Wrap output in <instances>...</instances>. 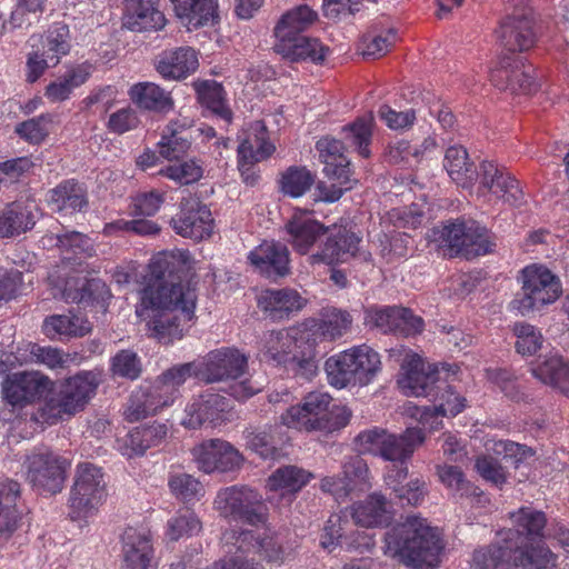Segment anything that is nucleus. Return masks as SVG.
I'll return each mask as SVG.
<instances>
[{
    "label": "nucleus",
    "mask_w": 569,
    "mask_h": 569,
    "mask_svg": "<svg viewBox=\"0 0 569 569\" xmlns=\"http://www.w3.org/2000/svg\"><path fill=\"white\" fill-rule=\"evenodd\" d=\"M190 262L188 251L176 250L158 254L150 263L151 273L158 281L142 291L136 313L147 322L151 336L162 343L181 339L188 322L194 317V288L166 280V277L188 271Z\"/></svg>",
    "instance_id": "f257e3e1"
},
{
    "label": "nucleus",
    "mask_w": 569,
    "mask_h": 569,
    "mask_svg": "<svg viewBox=\"0 0 569 569\" xmlns=\"http://www.w3.org/2000/svg\"><path fill=\"white\" fill-rule=\"evenodd\" d=\"M443 548L437 529L419 516H408L385 537V553L416 569H437Z\"/></svg>",
    "instance_id": "f03ea898"
},
{
    "label": "nucleus",
    "mask_w": 569,
    "mask_h": 569,
    "mask_svg": "<svg viewBox=\"0 0 569 569\" xmlns=\"http://www.w3.org/2000/svg\"><path fill=\"white\" fill-rule=\"evenodd\" d=\"M428 238L437 248L449 256H463L467 259L483 256L493 250L496 243L490 232L473 220H449L431 229Z\"/></svg>",
    "instance_id": "7ed1b4c3"
},
{
    "label": "nucleus",
    "mask_w": 569,
    "mask_h": 569,
    "mask_svg": "<svg viewBox=\"0 0 569 569\" xmlns=\"http://www.w3.org/2000/svg\"><path fill=\"white\" fill-rule=\"evenodd\" d=\"M325 370L328 382L338 389L349 385L366 386L381 370V360L371 347L361 345L330 357Z\"/></svg>",
    "instance_id": "20e7f679"
},
{
    "label": "nucleus",
    "mask_w": 569,
    "mask_h": 569,
    "mask_svg": "<svg viewBox=\"0 0 569 569\" xmlns=\"http://www.w3.org/2000/svg\"><path fill=\"white\" fill-rule=\"evenodd\" d=\"M521 283V293L510 302V307L522 316L553 303L562 293L560 279L541 264L523 268Z\"/></svg>",
    "instance_id": "39448f33"
},
{
    "label": "nucleus",
    "mask_w": 569,
    "mask_h": 569,
    "mask_svg": "<svg viewBox=\"0 0 569 569\" xmlns=\"http://www.w3.org/2000/svg\"><path fill=\"white\" fill-rule=\"evenodd\" d=\"M213 509L224 519L252 527L264 526L268 519V509L262 496L247 486L220 489L213 500Z\"/></svg>",
    "instance_id": "423d86ee"
},
{
    "label": "nucleus",
    "mask_w": 569,
    "mask_h": 569,
    "mask_svg": "<svg viewBox=\"0 0 569 569\" xmlns=\"http://www.w3.org/2000/svg\"><path fill=\"white\" fill-rule=\"evenodd\" d=\"M98 381L92 372H81L67 379L46 401L42 416L50 422L81 411L94 395Z\"/></svg>",
    "instance_id": "0eeeda50"
},
{
    "label": "nucleus",
    "mask_w": 569,
    "mask_h": 569,
    "mask_svg": "<svg viewBox=\"0 0 569 569\" xmlns=\"http://www.w3.org/2000/svg\"><path fill=\"white\" fill-rule=\"evenodd\" d=\"M106 497V481L101 469L91 463L79 465L69 498L71 517L86 519L93 516Z\"/></svg>",
    "instance_id": "6e6552de"
},
{
    "label": "nucleus",
    "mask_w": 569,
    "mask_h": 569,
    "mask_svg": "<svg viewBox=\"0 0 569 569\" xmlns=\"http://www.w3.org/2000/svg\"><path fill=\"white\" fill-rule=\"evenodd\" d=\"M389 356L400 365L398 386L407 397H426L438 380V368L425 363L420 356L405 346H397L389 350Z\"/></svg>",
    "instance_id": "1a4fd4ad"
},
{
    "label": "nucleus",
    "mask_w": 569,
    "mask_h": 569,
    "mask_svg": "<svg viewBox=\"0 0 569 569\" xmlns=\"http://www.w3.org/2000/svg\"><path fill=\"white\" fill-rule=\"evenodd\" d=\"M70 463L49 448L34 449L24 461L27 480L41 493L61 491Z\"/></svg>",
    "instance_id": "9d476101"
},
{
    "label": "nucleus",
    "mask_w": 569,
    "mask_h": 569,
    "mask_svg": "<svg viewBox=\"0 0 569 569\" xmlns=\"http://www.w3.org/2000/svg\"><path fill=\"white\" fill-rule=\"evenodd\" d=\"M230 419V402L218 393L204 392L193 397L184 408L181 425L188 429L217 427Z\"/></svg>",
    "instance_id": "9b49d317"
},
{
    "label": "nucleus",
    "mask_w": 569,
    "mask_h": 569,
    "mask_svg": "<svg viewBox=\"0 0 569 569\" xmlns=\"http://www.w3.org/2000/svg\"><path fill=\"white\" fill-rule=\"evenodd\" d=\"M192 456L198 468L206 473L232 472L242 466L241 453L229 442L221 439H210L192 449Z\"/></svg>",
    "instance_id": "f8f14e48"
},
{
    "label": "nucleus",
    "mask_w": 569,
    "mask_h": 569,
    "mask_svg": "<svg viewBox=\"0 0 569 569\" xmlns=\"http://www.w3.org/2000/svg\"><path fill=\"white\" fill-rule=\"evenodd\" d=\"M173 230L194 240H203L213 231V218L210 209L196 197L181 201L180 212L171 219Z\"/></svg>",
    "instance_id": "ddd939ff"
},
{
    "label": "nucleus",
    "mask_w": 569,
    "mask_h": 569,
    "mask_svg": "<svg viewBox=\"0 0 569 569\" xmlns=\"http://www.w3.org/2000/svg\"><path fill=\"white\" fill-rule=\"evenodd\" d=\"M532 71L531 67H526L519 57L506 56L490 71V81L500 90L530 94L538 87Z\"/></svg>",
    "instance_id": "4468645a"
},
{
    "label": "nucleus",
    "mask_w": 569,
    "mask_h": 569,
    "mask_svg": "<svg viewBox=\"0 0 569 569\" xmlns=\"http://www.w3.org/2000/svg\"><path fill=\"white\" fill-rule=\"evenodd\" d=\"M479 193H490L512 207L523 203L525 196L518 180L497 164L483 161L480 166Z\"/></svg>",
    "instance_id": "2eb2a0df"
},
{
    "label": "nucleus",
    "mask_w": 569,
    "mask_h": 569,
    "mask_svg": "<svg viewBox=\"0 0 569 569\" xmlns=\"http://www.w3.org/2000/svg\"><path fill=\"white\" fill-rule=\"evenodd\" d=\"M276 147L266 138V127L257 121L250 127L249 136L238 147L239 170L247 184H254L258 176L253 163L269 158Z\"/></svg>",
    "instance_id": "dca6fc26"
},
{
    "label": "nucleus",
    "mask_w": 569,
    "mask_h": 569,
    "mask_svg": "<svg viewBox=\"0 0 569 569\" xmlns=\"http://www.w3.org/2000/svg\"><path fill=\"white\" fill-rule=\"evenodd\" d=\"M226 543L232 542L242 551H252L268 562L282 563L291 552V549L283 547L278 537L269 531L263 536L256 535L252 530H242L238 535L234 531H227L222 536Z\"/></svg>",
    "instance_id": "f3484780"
},
{
    "label": "nucleus",
    "mask_w": 569,
    "mask_h": 569,
    "mask_svg": "<svg viewBox=\"0 0 569 569\" xmlns=\"http://www.w3.org/2000/svg\"><path fill=\"white\" fill-rule=\"evenodd\" d=\"M510 520L513 528L501 530L498 536L503 543H513L515 550L541 537L547 523L545 513L531 507H521L510 512Z\"/></svg>",
    "instance_id": "a211bd4d"
},
{
    "label": "nucleus",
    "mask_w": 569,
    "mask_h": 569,
    "mask_svg": "<svg viewBox=\"0 0 569 569\" xmlns=\"http://www.w3.org/2000/svg\"><path fill=\"white\" fill-rule=\"evenodd\" d=\"M329 236L319 250L308 257L310 264H333L346 261L358 251L361 238L347 228H329Z\"/></svg>",
    "instance_id": "6ab92c4d"
},
{
    "label": "nucleus",
    "mask_w": 569,
    "mask_h": 569,
    "mask_svg": "<svg viewBox=\"0 0 569 569\" xmlns=\"http://www.w3.org/2000/svg\"><path fill=\"white\" fill-rule=\"evenodd\" d=\"M247 357L237 349H218L209 352L201 366V379L216 382L227 379H238L247 368Z\"/></svg>",
    "instance_id": "aec40b11"
},
{
    "label": "nucleus",
    "mask_w": 569,
    "mask_h": 569,
    "mask_svg": "<svg viewBox=\"0 0 569 569\" xmlns=\"http://www.w3.org/2000/svg\"><path fill=\"white\" fill-rule=\"evenodd\" d=\"M51 387V380L39 371L16 372L7 377L2 392L12 406H23L41 397Z\"/></svg>",
    "instance_id": "412c9836"
},
{
    "label": "nucleus",
    "mask_w": 569,
    "mask_h": 569,
    "mask_svg": "<svg viewBox=\"0 0 569 569\" xmlns=\"http://www.w3.org/2000/svg\"><path fill=\"white\" fill-rule=\"evenodd\" d=\"M497 34L501 46L509 51L530 49L536 41L531 12L516 9L502 20Z\"/></svg>",
    "instance_id": "4be33fe9"
},
{
    "label": "nucleus",
    "mask_w": 569,
    "mask_h": 569,
    "mask_svg": "<svg viewBox=\"0 0 569 569\" xmlns=\"http://www.w3.org/2000/svg\"><path fill=\"white\" fill-rule=\"evenodd\" d=\"M192 128L193 120L187 116L171 120L157 143L159 154L169 161L187 154L192 143Z\"/></svg>",
    "instance_id": "5701e85b"
},
{
    "label": "nucleus",
    "mask_w": 569,
    "mask_h": 569,
    "mask_svg": "<svg viewBox=\"0 0 569 569\" xmlns=\"http://www.w3.org/2000/svg\"><path fill=\"white\" fill-rule=\"evenodd\" d=\"M287 240L293 250L300 254H308L311 248L328 233L329 228L310 218L303 211H296L284 226Z\"/></svg>",
    "instance_id": "b1692460"
},
{
    "label": "nucleus",
    "mask_w": 569,
    "mask_h": 569,
    "mask_svg": "<svg viewBox=\"0 0 569 569\" xmlns=\"http://www.w3.org/2000/svg\"><path fill=\"white\" fill-rule=\"evenodd\" d=\"M408 473L407 466L393 465L385 472V485L401 505L419 506L428 492L427 482L422 478H415L405 483Z\"/></svg>",
    "instance_id": "393cba45"
},
{
    "label": "nucleus",
    "mask_w": 569,
    "mask_h": 569,
    "mask_svg": "<svg viewBox=\"0 0 569 569\" xmlns=\"http://www.w3.org/2000/svg\"><path fill=\"white\" fill-rule=\"evenodd\" d=\"M122 558L124 569H149L153 558L150 531L127 528L122 535Z\"/></svg>",
    "instance_id": "a878e982"
},
{
    "label": "nucleus",
    "mask_w": 569,
    "mask_h": 569,
    "mask_svg": "<svg viewBox=\"0 0 569 569\" xmlns=\"http://www.w3.org/2000/svg\"><path fill=\"white\" fill-rule=\"evenodd\" d=\"M274 51L290 62H311L318 64L326 60L329 48L316 38L298 36L276 41Z\"/></svg>",
    "instance_id": "bb28decb"
},
{
    "label": "nucleus",
    "mask_w": 569,
    "mask_h": 569,
    "mask_svg": "<svg viewBox=\"0 0 569 569\" xmlns=\"http://www.w3.org/2000/svg\"><path fill=\"white\" fill-rule=\"evenodd\" d=\"M248 259L261 273L270 278L282 277L289 272V251L280 242L263 241L250 251Z\"/></svg>",
    "instance_id": "cd10ccee"
},
{
    "label": "nucleus",
    "mask_w": 569,
    "mask_h": 569,
    "mask_svg": "<svg viewBox=\"0 0 569 569\" xmlns=\"http://www.w3.org/2000/svg\"><path fill=\"white\" fill-rule=\"evenodd\" d=\"M307 303L301 295L290 288L267 289L258 296L259 308L272 319L289 318Z\"/></svg>",
    "instance_id": "c85d7f7f"
},
{
    "label": "nucleus",
    "mask_w": 569,
    "mask_h": 569,
    "mask_svg": "<svg viewBox=\"0 0 569 569\" xmlns=\"http://www.w3.org/2000/svg\"><path fill=\"white\" fill-rule=\"evenodd\" d=\"M351 518L355 523L365 528L387 526L392 517L391 505L380 492H373L366 499L351 506Z\"/></svg>",
    "instance_id": "c756f323"
},
{
    "label": "nucleus",
    "mask_w": 569,
    "mask_h": 569,
    "mask_svg": "<svg viewBox=\"0 0 569 569\" xmlns=\"http://www.w3.org/2000/svg\"><path fill=\"white\" fill-rule=\"evenodd\" d=\"M37 220V206L31 201H16L0 213V237H18L31 230Z\"/></svg>",
    "instance_id": "7c9ffc66"
},
{
    "label": "nucleus",
    "mask_w": 569,
    "mask_h": 569,
    "mask_svg": "<svg viewBox=\"0 0 569 569\" xmlns=\"http://www.w3.org/2000/svg\"><path fill=\"white\" fill-rule=\"evenodd\" d=\"M199 66L197 52L189 47L162 52L157 61V71L164 79L181 80L193 73Z\"/></svg>",
    "instance_id": "2f4dec72"
},
{
    "label": "nucleus",
    "mask_w": 569,
    "mask_h": 569,
    "mask_svg": "<svg viewBox=\"0 0 569 569\" xmlns=\"http://www.w3.org/2000/svg\"><path fill=\"white\" fill-rule=\"evenodd\" d=\"M123 27L134 32L158 29L164 24V16L156 8V0H127Z\"/></svg>",
    "instance_id": "473e14b6"
},
{
    "label": "nucleus",
    "mask_w": 569,
    "mask_h": 569,
    "mask_svg": "<svg viewBox=\"0 0 569 569\" xmlns=\"http://www.w3.org/2000/svg\"><path fill=\"white\" fill-rule=\"evenodd\" d=\"M352 317L348 311L337 308L323 309L318 319H313L309 325V331L313 336V341H332L345 333L351 327Z\"/></svg>",
    "instance_id": "72a5a7b5"
},
{
    "label": "nucleus",
    "mask_w": 569,
    "mask_h": 569,
    "mask_svg": "<svg viewBox=\"0 0 569 569\" xmlns=\"http://www.w3.org/2000/svg\"><path fill=\"white\" fill-rule=\"evenodd\" d=\"M443 168L450 179L462 188H471L480 172L462 146H451L446 150Z\"/></svg>",
    "instance_id": "f704fd0d"
},
{
    "label": "nucleus",
    "mask_w": 569,
    "mask_h": 569,
    "mask_svg": "<svg viewBox=\"0 0 569 569\" xmlns=\"http://www.w3.org/2000/svg\"><path fill=\"white\" fill-rule=\"evenodd\" d=\"M191 377L201 378L199 362H187L173 366L162 372L153 387L163 399L164 405H171L179 393V388Z\"/></svg>",
    "instance_id": "c9c22d12"
},
{
    "label": "nucleus",
    "mask_w": 569,
    "mask_h": 569,
    "mask_svg": "<svg viewBox=\"0 0 569 569\" xmlns=\"http://www.w3.org/2000/svg\"><path fill=\"white\" fill-rule=\"evenodd\" d=\"M425 441V433L419 428H408L401 435L387 432L381 458L386 461L405 462L411 458L416 448Z\"/></svg>",
    "instance_id": "e433bc0d"
},
{
    "label": "nucleus",
    "mask_w": 569,
    "mask_h": 569,
    "mask_svg": "<svg viewBox=\"0 0 569 569\" xmlns=\"http://www.w3.org/2000/svg\"><path fill=\"white\" fill-rule=\"evenodd\" d=\"M174 12L188 29L212 23L217 18V0H171Z\"/></svg>",
    "instance_id": "4c0bfd02"
},
{
    "label": "nucleus",
    "mask_w": 569,
    "mask_h": 569,
    "mask_svg": "<svg viewBox=\"0 0 569 569\" xmlns=\"http://www.w3.org/2000/svg\"><path fill=\"white\" fill-rule=\"evenodd\" d=\"M531 372L542 383L569 393V362L560 355H546L532 367Z\"/></svg>",
    "instance_id": "58836bf2"
},
{
    "label": "nucleus",
    "mask_w": 569,
    "mask_h": 569,
    "mask_svg": "<svg viewBox=\"0 0 569 569\" xmlns=\"http://www.w3.org/2000/svg\"><path fill=\"white\" fill-rule=\"evenodd\" d=\"M318 13L307 4L297 6L284 12L277 22L273 33L276 41L301 36L317 20Z\"/></svg>",
    "instance_id": "ea45409f"
},
{
    "label": "nucleus",
    "mask_w": 569,
    "mask_h": 569,
    "mask_svg": "<svg viewBox=\"0 0 569 569\" xmlns=\"http://www.w3.org/2000/svg\"><path fill=\"white\" fill-rule=\"evenodd\" d=\"M32 43L42 57L49 59L51 63L58 64L61 58L70 51V32L64 23H54L46 33L39 39L31 38Z\"/></svg>",
    "instance_id": "a19ab883"
},
{
    "label": "nucleus",
    "mask_w": 569,
    "mask_h": 569,
    "mask_svg": "<svg viewBox=\"0 0 569 569\" xmlns=\"http://www.w3.org/2000/svg\"><path fill=\"white\" fill-rule=\"evenodd\" d=\"M131 101L141 109L168 112L173 109L169 92L153 82H139L129 90Z\"/></svg>",
    "instance_id": "79ce46f5"
},
{
    "label": "nucleus",
    "mask_w": 569,
    "mask_h": 569,
    "mask_svg": "<svg viewBox=\"0 0 569 569\" xmlns=\"http://www.w3.org/2000/svg\"><path fill=\"white\" fill-rule=\"evenodd\" d=\"M316 149L319 158L325 164V173L328 178H343L350 173L349 161L343 156V144L341 141L325 137L317 141Z\"/></svg>",
    "instance_id": "37998d69"
},
{
    "label": "nucleus",
    "mask_w": 569,
    "mask_h": 569,
    "mask_svg": "<svg viewBox=\"0 0 569 569\" xmlns=\"http://www.w3.org/2000/svg\"><path fill=\"white\" fill-rule=\"evenodd\" d=\"M515 556L513 543H503L501 539L492 545L473 551V569H510Z\"/></svg>",
    "instance_id": "c03bdc74"
},
{
    "label": "nucleus",
    "mask_w": 569,
    "mask_h": 569,
    "mask_svg": "<svg viewBox=\"0 0 569 569\" xmlns=\"http://www.w3.org/2000/svg\"><path fill=\"white\" fill-rule=\"evenodd\" d=\"M163 399L159 396L154 387L139 388L134 390L123 411L124 418L129 422H136L154 415L159 409L166 407Z\"/></svg>",
    "instance_id": "a18cd8bd"
},
{
    "label": "nucleus",
    "mask_w": 569,
    "mask_h": 569,
    "mask_svg": "<svg viewBox=\"0 0 569 569\" xmlns=\"http://www.w3.org/2000/svg\"><path fill=\"white\" fill-rule=\"evenodd\" d=\"M20 496V485L14 480L0 482V535L4 538L18 528L19 515L14 503Z\"/></svg>",
    "instance_id": "49530a36"
},
{
    "label": "nucleus",
    "mask_w": 569,
    "mask_h": 569,
    "mask_svg": "<svg viewBox=\"0 0 569 569\" xmlns=\"http://www.w3.org/2000/svg\"><path fill=\"white\" fill-rule=\"evenodd\" d=\"M168 435V428L163 423H153L131 430L127 438L126 445L129 447L123 455L128 457L143 455L151 447L161 445Z\"/></svg>",
    "instance_id": "de8ad7c7"
},
{
    "label": "nucleus",
    "mask_w": 569,
    "mask_h": 569,
    "mask_svg": "<svg viewBox=\"0 0 569 569\" xmlns=\"http://www.w3.org/2000/svg\"><path fill=\"white\" fill-rule=\"evenodd\" d=\"M42 330L50 339L62 336L82 337L91 330V326L81 316L73 313L53 315L46 318Z\"/></svg>",
    "instance_id": "09e8293b"
},
{
    "label": "nucleus",
    "mask_w": 569,
    "mask_h": 569,
    "mask_svg": "<svg viewBox=\"0 0 569 569\" xmlns=\"http://www.w3.org/2000/svg\"><path fill=\"white\" fill-rule=\"evenodd\" d=\"M49 204L56 211H80L87 206L83 188L73 182L64 181L50 191Z\"/></svg>",
    "instance_id": "8fccbe9b"
},
{
    "label": "nucleus",
    "mask_w": 569,
    "mask_h": 569,
    "mask_svg": "<svg viewBox=\"0 0 569 569\" xmlns=\"http://www.w3.org/2000/svg\"><path fill=\"white\" fill-rule=\"evenodd\" d=\"M373 124V114L368 112L342 129L346 142L357 150L362 158H369L371 154L369 146L372 139Z\"/></svg>",
    "instance_id": "3c124183"
},
{
    "label": "nucleus",
    "mask_w": 569,
    "mask_h": 569,
    "mask_svg": "<svg viewBox=\"0 0 569 569\" xmlns=\"http://www.w3.org/2000/svg\"><path fill=\"white\" fill-rule=\"evenodd\" d=\"M312 473L297 466H284L273 471L267 481V487L271 491L297 492L305 487Z\"/></svg>",
    "instance_id": "603ef678"
},
{
    "label": "nucleus",
    "mask_w": 569,
    "mask_h": 569,
    "mask_svg": "<svg viewBox=\"0 0 569 569\" xmlns=\"http://www.w3.org/2000/svg\"><path fill=\"white\" fill-rule=\"evenodd\" d=\"M28 350L29 359L27 361L43 365L51 370L67 369L79 363L77 353H67L54 347L29 343Z\"/></svg>",
    "instance_id": "864d4df0"
},
{
    "label": "nucleus",
    "mask_w": 569,
    "mask_h": 569,
    "mask_svg": "<svg viewBox=\"0 0 569 569\" xmlns=\"http://www.w3.org/2000/svg\"><path fill=\"white\" fill-rule=\"evenodd\" d=\"M197 93L200 102L219 116L226 122H230L232 112L224 101V91L220 83L206 80L197 84Z\"/></svg>",
    "instance_id": "5fc2aeb1"
},
{
    "label": "nucleus",
    "mask_w": 569,
    "mask_h": 569,
    "mask_svg": "<svg viewBox=\"0 0 569 569\" xmlns=\"http://www.w3.org/2000/svg\"><path fill=\"white\" fill-rule=\"evenodd\" d=\"M315 183V176L306 167H290L280 179V190L291 198L302 197Z\"/></svg>",
    "instance_id": "6e6d98bb"
},
{
    "label": "nucleus",
    "mask_w": 569,
    "mask_h": 569,
    "mask_svg": "<svg viewBox=\"0 0 569 569\" xmlns=\"http://www.w3.org/2000/svg\"><path fill=\"white\" fill-rule=\"evenodd\" d=\"M168 487L177 499L189 502L198 500L204 495V488L193 476L184 472L170 473Z\"/></svg>",
    "instance_id": "4d7b16f0"
},
{
    "label": "nucleus",
    "mask_w": 569,
    "mask_h": 569,
    "mask_svg": "<svg viewBox=\"0 0 569 569\" xmlns=\"http://www.w3.org/2000/svg\"><path fill=\"white\" fill-rule=\"evenodd\" d=\"M550 566H555V557L548 548L539 546L529 551L526 546L515 550L510 569H546Z\"/></svg>",
    "instance_id": "13d9d810"
},
{
    "label": "nucleus",
    "mask_w": 569,
    "mask_h": 569,
    "mask_svg": "<svg viewBox=\"0 0 569 569\" xmlns=\"http://www.w3.org/2000/svg\"><path fill=\"white\" fill-rule=\"evenodd\" d=\"M332 398L326 392H310L303 398L302 405L311 420L315 431L328 428V415Z\"/></svg>",
    "instance_id": "bf43d9fd"
},
{
    "label": "nucleus",
    "mask_w": 569,
    "mask_h": 569,
    "mask_svg": "<svg viewBox=\"0 0 569 569\" xmlns=\"http://www.w3.org/2000/svg\"><path fill=\"white\" fill-rule=\"evenodd\" d=\"M201 530L199 518L190 510H179L167 522L166 536L171 541L197 535Z\"/></svg>",
    "instance_id": "052dcab7"
},
{
    "label": "nucleus",
    "mask_w": 569,
    "mask_h": 569,
    "mask_svg": "<svg viewBox=\"0 0 569 569\" xmlns=\"http://www.w3.org/2000/svg\"><path fill=\"white\" fill-rule=\"evenodd\" d=\"M513 335L517 340L515 348L522 356H532L541 349L543 337L536 327L526 322H517L513 326Z\"/></svg>",
    "instance_id": "680f3d73"
},
{
    "label": "nucleus",
    "mask_w": 569,
    "mask_h": 569,
    "mask_svg": "<svg viewBox=\"0 0 569 569\" xmlns=\"http://www.w3.org/2000/svg\"><path fill=\"white\" fill-rule=\"evenodd\" d=\"M57 246L67 260L72 259L69 253L80 257H91L94 253V247L90 238L77 231L58 234Z\"/></svg>",
    "instance_id": "e2e57ef3"
},
{
    "label": "nucleus",
    "mask_w": 569,
    "mask_h": 569,
    "mask_svg": "<svg viewBox=\"0 0 569 569\" xmlns=\"http://www.w3.org/2000/svg\"><path fill=\"white\" fill-rule=\"evenodd\" d=\"M465 398L456 395L452 391H448V397L439 406L418 408L413 407L415 412L411 415L417 417L421 425L428 423L430 418H437V411L441 412V416L455 417L460 413L465 408Z\"/></svg>",
    "instance_id": "0e129e2a"
},
{
    "label": "nucleus",
    "mask_w": 569,
    "mask_h": 569,
    "mask_svg": "<svg viewBox=\"0 0 569 569\" xmlns=\"http://www.w3.org/2000/svg\"><path fill=\"white\" fill-rule=\"evenodd\" d=\"M296 337L288 330L271 331L264 339V356L281 362L292 352Z\"/></svg>",
    "instance_id": "69168bd1"
},
{
    "label": "nucleus",
    "mask_w": 569,
    "mask_h": 569,
    "mask_svg": "<svg viewBox=\"0 0 569 569\" xmlns=\"http://www.w3.org/2000/svg\"><path fill=\"white\" fill-rule=\"evenodd\" d=\"M397 42L395 29H388L380 33L368 34L362 40V56L377 59L387 54Z\"/></svg>",
    "instance_id": "338daca9"
},
{
    "label": "nucleus",
    "mask_w": 569,
    "mask_h": 569,
    "mask_svg": "<svg viewBox=\"0 0 569 569\" xmlns=\"http://www.w3.org/2000/svg\"><path fill=\"white\" fill-rule=\"evenodd\" d=\"M160 173L179 184H190L201 179L202 167L196 160H188L169 166Z\"/></svg>",
    "instance_id": "774afa93"
}]
</instances>
